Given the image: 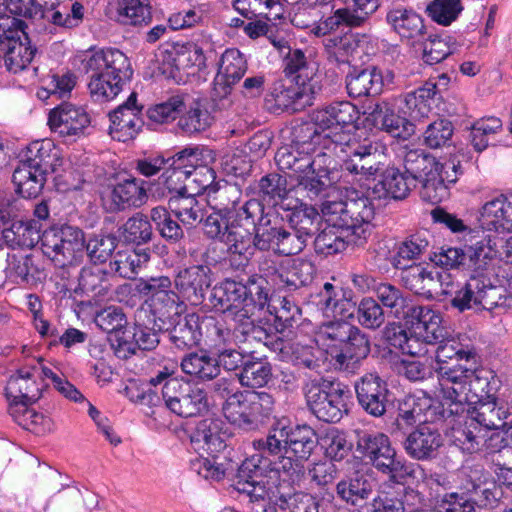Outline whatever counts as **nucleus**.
<instances>
[{"mask_svg":"<svg viewBox=\"0 0 512 512\" xmlns=\"http://www.w3.org/2000/svg\"><path fill=\"white\" fill-rule=\"evenodd\" d=\"M132 338L142 351L154 350L160 343L159 333L165 330V323L151 309H139L135 313Z\"/></svg>","mask_w":512,"mask_h":512,"instance_id":"obj_39","label":"nucleus"},{"mask_svg":"<svg viewBox=\"0 0 512 512\" xmlns=\"http://www.w3.org/2000/svg\"><path fill=\"white\" fill-rule=\"evenodd\" d=\"M479 222L484 230L512 232V195L500 194L487 201L481 208Z\"/></svg>","mask_w":512,"mask_h":512,"instance_id":"obj_36","label":"nucleus"},{"mask_svg":"<svg viewBox=\"0 0 512 512\" xmlns=\"http://www.w3.org/2000/svg\"><path fill=\"white\" fill-rule=\"evenodd\" d=\"M148 248H136L133 251H118L110 262L111 271L122 278L133 279L150 260Z\"/></svg>","mask_w":512,"mask_h":512,"instance_id":"obj_55","label":"nucleus"},{"mask_svg":"<svg viewBox=\"0 0 512 512\" xmlns=\"http://www.w3.org/2000/svg\"><path fill=\"white\" fill-rule=\"evenodd\" d=\"M386 22L403 42L411 46L421 43L427 34L422 17L411 8L390 7L386 13Z\"/></svg>","mask_w":512,"mask_h":512,"instance_id":"obj_27","label":"nucleus"},{"mask_svg":"<svg viewBox=\"0 0 512 512\" xmlns=\"http://www.w3.org/2000/svg\"><path fill=\"white\" fill-rule=\"evenodd\" d=\"M43 253L59 266L75 265L85 251V234L72 225L45 231L41 238Z\"/></svg>","mask_w":512,"mask_h":512,"instance_id":"obj_12","label":"nucleus"},{"mask_svg":"<svg viewBox=\"0 0 512 512\" xmlns=\"http://www.w3.org/2000/svg\"><path fill=\"white\" fill-rule=\"evenodd\" d=\"M466 408L472 420L487 429H501L505 433V430L512 427V407L504 402L498 403L490 395L484 399L479 393V396H474L473 402H466Z\"/></svg>","mask_w":512,"mask_h":512,"instance_id":"obj_23","label":"nucleus"},{"mask_svg":"<svg viewBox=\"0 0 512 512\" xmlns=\"http://www.w3.org/2000/svg\"><path fill=\"white\" fill-rule=\"evenodd\" d=\"M182 371L200 381H210L217 378L220 371L216 357H212L208 351L191 352L181 360Z\"/></svg>","mask_w":512,"mask_h":512,"instance_id":"obj_51","label":"nucleus"},{"mask_svg":"<svg viewBox=\"0 0 512 512\" xmlns=\"http://www.w3.org/2000/svg\"><path fill=\"white\" fill-rule=\"evenodd\" d=\"M274 404L269 393L241 391L223 402L222 412L232 425L244 431H254L272 414Z\"/></svg>","mask_w":512,"mask_h":512,"instance_id":"obj_8","label":"nucleus"},{"mask_svg":"<svg viewBox=\"0 0 512 512\" xmlns=\"http://www.w3.org/2000/svg\"><path fill=\"white\" fill-rule=\"evenodd\" d=\"M19 162L28 165V168L54 174L59 171L63 159L50 139H42L31 142L20 154Z\"/></svg>","mask_w":512,"mask_h":512,"instance_id":"obj_32","label":"nucleus"},{"mask_svg":"<svg viewBox=\"0 0 512 512\" xmlns=\"http://www.w3.org/2000/svg\"><path fill=\"white\" fill-rule=\"evenodd\" d=\"M241 197L242 192L237 185L224 182L209 188L207 203L216 213L223 215L227 218L226 221H229L236 207L239 206Z\"/></svg>","mask_w":512,"mask_h":512,"instance_id":"obj_49","label":"nucleus"},{"mask_svg":"<svg viewBox=\"0 0 512 512\" xmlns=\"http://www.w3.org/2000/svg\"><path fill=\"white\" fill-rule=\"evenodd\" d=\"M270 469L274 470L272 460L262 454L247 458L238 469L237 490L250 496L251 489L259 482V478H266L267 484L277 483L281 473H276L274 477Z\"/></svg>","mask_w":512,"mask_h":512,"instance_id":"obj_35","label":"nucleus"},{"mask_svg":"<svg viewBox=\"0 0 512 512\" xmlns=\"http://www.w3.org/2000/svg\"><path fill=\"white\" fill-rule=\"evenodd\" d=\"M337 497L345 504L357 507L366 503L373 492V483L364 473L355 472L341 479L335 487Z\"/></svg>","mask_w":512,"mask_h":512,"instance_id":"obj_43","label":"nucleus"},{"mask_svg":"<svg viewBox=\"0 0 512 512\" xmlns=\"http://www.w3.org/2000/svg\"><path fill=\"white\" fill-rule=\"evenodd\" d=\"M356 400L368 415L379 418L385 415L389 405L388 383L376 372H367L355 380Z\"/></svg>","mask_w":512,"mask_h":512,"instance_id":"obj_18","label":"nucleus"},{"mask_svg":"<svg viewBox=\"0 0 512 512\" xmlns=\"http://www.w3.org/2000/svg\"><path fill=\"white\" fill-rule=\"evenodd\" d=\"M165 406L181 417H192L206 409V393L183 378L169 380L162 387Z\"/></svg>","mask_w":512,"mask_h":512,"instance_id":"obj_14","label":"nucleus"},{"mask_svg":"<svg viewBox=\"0 0 512 512\" xmlns=\"http://www.w3.org/2000/svg\"><path fill=\"white\" fill-rule=\"evenodd\" d=\"M82 69L92 99L100 103L114 99L133 75L128 57L114 48L92 51L82 60Z\"/></svg>","mask_w":512,"mask_h":512,"instance_id":"obj_3","label":"nucleus"},{"mask_svg":"<svg viewBox=\"0 0 512 512\" xmlns=\"http://www.w3.org/2000/svg\"><path fill=\"white\" fill-rule=\"evenodd\" d=\"M240 383L250 388H260L272 379V366L265 359H247L243 369L237 374Z\"/></svg>","mask_w":512,"mask_h":512,"instance_id":"obj_64","label":"nucleus"},{"mask_svg":"<svg viewBox=\"0 0 512 512\" xmlns=\"http://www.w3.org/2000/svg\"><path fill=\"white\" fill-rule=\"evenodd\" d=\"M406 454L416 461H430L437 457L443 439L438 429L429 425H418L402 438Z\"/></svg>","mask_w":512,"mask_h":512,"instance_id":"obj_26","label":"nucleus"},{"mask_svg":"<svg viewBox=\"0 0 512 512\" xmlns=\"http://www.w3.org/2000/svg\"><path fill=\"white\" fill-rule=\"evenodd\" d=\"M223 421L218 418L200 420L190 435L191 443L197 452L216 454L226 448V432Z\"/></svg>","mask_w":512,"mask_h":512,"instance_id":"obj_37","label":"nucleus"},{"mask_svg":"<svg viewBox=\"0 0 512 512\" xmlns=\"http://www.w3.org/2000/svg\"><path fill=\"white\" fill-rule=\"evenodd\" d=\"M435 376L438 380L445 404L452 407L454 404L461 406V416L465 411L466 402H473L474 396H479L478 388L484 392V385H488L486 379L475 374V369H452L446 364L435 367Z\"/></svg>","mask_w":512,"mask_h":512,"instance_id":"obj_9","label":"nucleus"},{"mask_svg":"<svg viewBox=\"0 0 512 512\" xmlns=\"http://www.w3.org/2000/svg\"><path fill=\"white\" fill-rule=\"evenodd\" d=\"M437 93V85L427 81L423 86L404 95L403 103L405 112L414 120H420L430 111L428 102L432 100Z\"/></svg>","mask_w":512,"mask_h":512,"instance_id":"obj_59","label":"nucleus"},{"mask_svg":"<svg viewBox=\"0 0 512 512\" xmlns=\"http://www.w3.org/2000/svg\"><path fill=\"white\" fill-rule=\"evenodd\" d=\"M233 7L248 20L264 18L271 21L281 18L283 14L280 0H234Z\"/></svg>","mask_w":512,"mask_h":512,"instance_id":"obj_57","label":"nucleus"},{"mask_svg":"<svg viewBox=\"0 0 512 512\" xmlns=\"http://www.w3.org/2000/svg\"><path fill=\"white\" fill-rule=\"evenodd\" d=\"M98 508L97 495L82 493L75 487H66L50 497L43 506V512H94Z\"/></svg>","mask_w":512,"mask_h":512,"instance_id":"obj_30","label":"nucleus"},{"mask_svg":"<svg viewBox=\"0 0 512 512\" xmlns=\"http://www.w3.org/2000/svg\"><path fill=\"white\" fill-rule=\"evenodd\" d=\"M48 124L61 136H78L90 124L87 112L70 103H62L49 113Z\"/></svg>","mask_w":512,"mask_h":512,"instance_id":"obj_31","label":"nucleus"},{"mask_svg":"<svg viewBox=\"0 0 512 512\" xmlns=\"http://www.w3.org/2000/svg\"><path fill=\"white\" fill-rule=\"evenodd\" d=\"M305 403L318 420L337 423L348 414L349 389L325 378L312 379L303 386Z\"/></svg>","mask_w":512,"mask_h":512,"instance_id":"obj_7","label":"nucleus"},{"mask_svg":"<svg viewBox=\"0 0 512 512\" xmlns=\"http://www.w3.org/2000/svg\"><path fill=\"white\" fill-rule=\"evenodd\" d=\"M110 289L111 284L107 271L100 268L84 267L81 269L75 293L81 292L94 298H102L108 294Z\"/></svg>","mask_w":512,"mask_h":512,"instance_id":"obj_58","label":"nucleus"},{"mask_svg":"<svg viewBox=\"0 0 512 512\" xmlns=\"http://www.w3.org/2000/svg\"><path fill=\"white\" fill-rule=\"evenodd\" d=\"M30 30L37 34L57 33L58 28H75L83 20L84 7L80 2L71 5L51 2L39 5Z\"/></svg>","mask_w":512,"mask_h":512,"instance_id":"obj_15","label":"nucleus"},{"mask_svg":"<svg viewBox=\"0 0 512 512\" xmlns=\"http://www.w3.org/2000/svg\"><path fill=\"white\" fill-rule=\"evenodd\" d=\"M6 273L9 277L20 279L29 285L42 283L47 277L40 257L34 254H8Z\"/></svg>","mask_w":512,"mask_h":512,"instance_id":"obj_42","label":"nucleus"},{"mask_svg":"<svg viewBox=\"0 0 512 512\" xmlns=\"http://www.w3.org/2000/svg\"><path fill=\"white\" fill-rule=\"evenodd\" d=\"M2 238L11 249L33 248L40 237V226L35 220L14 221L10 227L3 229Z\"/></svg>","mask_w":512,"mask_h":512,"instance_id":"obj_50","label":"nucleus"},{"mask_svg":"<svg viewBox=\"0 0 512 512\" xmlns=\"http://www.w3.org/2000/svg\"><path fill=\"white\" fill-rule=\"evenodd\" d=\"M144 184L145 181L132 176L109 184L102 194L104 210L109 213H119L132 207H141L148 199Z\"/></svg>","mask_w":512,"mask_h":512,"instance_id":"obj_19","label":"nucleus"},{"mask_svg":"<svg viewBox=\"0 0 512 512\" xmlns=\"http://www.w3.org/2000/svg\"><path fill=\"white\" fill-rule=\"evenodd\" d=\"M382 147L377 142L364 140L355 144L350 158L343 163V169L351 174L374 176L381 169Z\"/></svg>","mask_w":512,"mask_h":512,"instance_id":"obj_33","label":"nucleus"},{"mask_svg":"<svg viewBox=\"0 0 512 512\" xmlns=\"http://www.w3.org/2000/svg\"><path fill=\"white\" fill-rule=\"evenodd\" d=\"M318 442L317 433L311 426L291 425L286 420H278L269 428L265 438L254 441V447L278 457L272 461V476L276 477V473L280 472L294 482L304 476V463L311 457Z\"/></svg>","mask_w":512,"mask_h":512,"instance_id":"obj_2","label":"nucleus"},{"mask_svg":"<svg viewBox=\"0 0 512 512\" xmlns=\"http://www.w3.org/2000/svg\"><path fill=\"white\" fill-rule=\"evenodd\" d=\"M210 248L204 253L205 264L193 265L178 271L174 284L178 294L191 305H200L212 283L210 266H215L218 260L210 256Z\"/></svg>","mask_w":512,"mask_h":512,"instance_id":"obj_16","label":"nucleus"},{"mask_svg":"<svg viewBox=\"0 0 512 512\" xmlns=\"http://www.w3.org/2000/svg\"><path fill=\"white\" fill-rule=\"evenodd\" d=\"M168 206L175 217L184 225L195 226L204 218V206L192 192L169 197Z\"/></svg>","mask_w":512,"mask_h":512,"instance_id":"obj_54","label":"nucleus"},{"mask_svg":"<svg viewBox=\"0 0 512 512\" xmlns=\"http://www.w3.org/2000/svg\"><path fill=\"white\" fill-rule=\"evenodd\" d=\"M191 181L193 180L190 176V172H185L184 170H180V168L170 166V168L160 176L158 180L159 187L156 189V193L161 198L181 196L189 192L188 188Z\"/></svg>","mask_w":512,"mask_h":512,"instance_id":"obj_60","label":"nucleus"},{"mask_svg":"<svg viewBox=\"0 0 512 512\" xmlns=\"http://www.w3.org/2000/svg\"><path fill=\"white\" fill-rule=\"evenodd\" d=\"M315 273L316 267L310 260L296 258L279 274V279L284 288L295 291L311 284Z\"/></svg>","mask_w":512,"mask_h":512,"instance_id":"obj_56","label":"nucleus"},{"mask_svg":"<svg viewBox=\"0 0 512 512\" xmlns=\"http://www.w3.org/2000/svg\"><path fill=\"white\" fill-rule=\"evenodd\" d=\"M322 336L330 341L329 347L335 369L352 371L354 365L366 359L371 352L369 336L362 329L344 320L330 321L323 326Z\"/></svg>","mask_w":512,"mask_h":512,"instance_id":"obj_6","label":"nucleus"},{"mask_svg":"<svg viewBox=\"0 0 512 512\" xmlns=\"http://www.w3.org/2000/svg\"><path fill=\"white\" fill-rule=\"evenodd\" d=\"M245 300L244 282L227 278L212 289V304L224 313L229 312V309L241 307Z\"/></svg>","mask_w":512,"mask_h":512,"instance_id":"obj_52","label":"nucleus"},{"mask_svg":"<svg viewBox=\"0 0 512 512\" xmlns=\"http://www.w3.org/2000/svg\"><path fill=\"white\" fill-rule=\"evenodd\" d=\"M470 244L464 247V268L469 269L477 274H483L482 271L486 270L490 261L496 256V243L489 235H476L470 236Z\"/></svg>","mask_w":512,"mask_h":512,"instance_id":"obj_41","label":"nucleus"},{"mask_svg":"<svg viewBox=\"0 0 512 512\" xmlns=\"http://www.w3.org/2000/svg\"><path fill=\"white\" fill-rule=\"evenodd\" d=\"M337 162L327 153L313 157L310 167L296 178L295 189L311 201L322 199L340 179Z\"/></svg>","mask_w":512,"mask_h":512,"instance_id":"obj_13","label":"nucleus"},{"mask_svg":"<svg viewBox=\"0 0 512 512\" xmlns=\"http://www.w3.org/2000/svg\"><path fill=\"white\" fill-rule=\"evenodd\" d=\"M274 159L279 170L286 173L294 181L313 162V158L308 152L300 151L299 147L292 145L279 148Z\"/></svg>","mask_w":512,"mask_h":512,"instance_id":"obj_53","label":"nucleus"},{"mask_svg":"<svg viewBox=\"0 0 512 512\" xmlns=\"http://www.w3.org/2000/svg\"><path fill=\"white\" fill-rule=\"evenodd\" d=\"M150 215L147 216L141 212H137L129 217L121 226V235L127 242L137 245L147 244L154 237Z\"/></svg>","mask_w":512,"mask_h":512,"instance_id":"obj_63","label":"nucleus"},{"mask_svg":"<svg viewBox=\"0 0 512 512\" xmlns=\"http://www.w3.org/2000/svg\"><path fill=\"white\" fill-rule=\"evenodd\" d=\"M404 167L415 184L422 185L421 196L424 200L438 203L446 196L447 187L440 174V163L434 156L423 150H410L405 155Z\"/></svg>","mask_w":512,"mask_h":512,"instance_id":"obj_11","label":"nucleus"},{"mask_svg":"<svg viewBox=\"0 0 512 512\" xmlns=\"http://www.w3.org/2000/svg\"><path fill=\"white\" fill-rule=\"evenodd\" d=\"M346 90L351 98L375 97L382 92L384 78L376 66L354 68L345 77Z\"/></svg>","mask_w":512,"mask_h":512,"instance_id":"obj_38","label":"nucleus"},{"mask_svg":"<svg viewBox=\"0 0 512 512\" xmlns=\"http://www.w3.org/2000/svg\"><path fill=\"white\" fill-rule=\"evenodd\" d=\"M169 330L170 340L178 349H192L196 347L201 340V318L196 313L181 315L176 312V317L172 318V327Z\"/></svg>","mask_w":512,"mask_h":512,"instance_id":"obj_40","label":"nucleus"},{"mask_svg":"<svg viewBox=\"0 0 512 512\" xmlns=\"http://www.w3.org/2000/svg\"><path fill=\"white\" fill-rule=\"evenodd\" d=\"M402 401L406 406L410 405L412 413L416 416L418 425H427L438 421H449L453 423L456 417L461 416V406L454 404L451 408L445 402L432 399L426 393L421 396L410 394Z\"/></svg>","mask_w":512,"mask_h":512,"instance_id":"obj_24","label":"nucleus"},{"mask_svg":"<svg viewBox=\"0 0 512 512\" xmlns=\"http://www.w3.org/2000/svg\"><path fill=\"white\" fill-rule=\"evenodd\" d=\"M356 452L367 459L373 467L388 476L389 480L404 484L408 478L415 477V468L403 458L398 457L387 435L381 432H356Z\"/></svg>","mask_w":512,"mask_h":512,"instance_id":"obj_5","label":"nucleus"},{"mask_svg":"<svg viewBox=\"0 0 512 512\" xmlns=\"http://www.w3.org/2000/svg\"><path fill=\"white\" fill-rule=\"evenodd\" d=\"M205 68L206 57L203 50L198 45L189 43L176 50L169 76L179 82L184 75H194Z\"/></svg>","mask_w":512,"mask_h":512,"instance_id":"obj_44","label":"nucleus"},{"mask_svg":"<svg viewBox=\"0 0 512 512\" xmlns=\"http://www.w3.org/2000/svg\"><path fill=\"white\" fill-rule=\"evenodd\" d=\"M317 68L308 61L300 49H296L286 59L284 74L286 79L274 83L271 96L280 110L301 111L312 106L316 94L313 82Z\"/></svg>","mask_w":512,"mask_h":512,"instance_id":"obj_4","label":"nucleus"},{"mask_svg":"<svg viewBox=\"0 0 512 512\" xmlns=\"http://www.w3.org/2000/svg\"><path fill=\"white\" fill-rule=\"evenodd\" d=\"M323 218L322 213L320 214L314 206L307 204H301L287 214V221L292 229L291 236L297 240L298 253L302 252L308 240L320 231Z\"/></svg>","mask_w":512,"mask_h":512,"instance_id":"obj_29","label":"nucleus"},{"mask_svg":"<svg viewBox=\"0 0 512 512\" xmlns=\"http://www.w3.org/2000/svg\"><path fill=\"white\" fill-rule=\"evenodd\" d=\"M430 245L431 235L427 231L411 234L397 244L390 263L394 268H405L428 252Z\"/></svg>","mask_w":512,"mask_h":512,"instance_id":"obj_45","label":"nucleus"},{"mask_svg":"<svg viewBox=\"0 0 512 512\" xmlns=\"http://www.w3.org/2000/svg\"><path fill=\"white\" fill-rule=\"evenodd\" d=\"M417 496L418 493L411 488L402 491H379L373 498L374 512H407L410 508L408 501Z\"/></svg>","mask_w":512,"mask_h":512,"instance_id":"obj_61","label":"nucleus"},{"mask_svg":"<svg viewBox=\"0 0 512 512\" xmlns=\"http://www.w3.org/2000/svg\"><path fill=\"white\" fill-rule=\"evenodd\" d=\"M296 241L291 231L282 224V219L274 214L268 215L255 231V248L262 252L273 251L279 256L296 255L299 254Z\"/></svg>","mask_w":512,"mask_h":512,"instance_id":"obj_20","label":"nucleus"},{"mask_svg":"<svg viewBox=\"0 0 512 512\" xmlns=\"http://www.w3.org/2000/svg\"><path fill=\"white\" fill-rule=\"evenodd\" d=\"M50 174L28 168V165L18 162L12 175L15 192L25 199L36 198L43 190Z\"/></svg>","mask_w":512,"mask_h":512,"instance_id":"obj_48","label":"nucleus"},{"mask_svg":"<svg viewBox=\"0 0 512 512\" xmlns=\"http://www.w3.org/2000/svg\"><path fill=\"white\" fill-rule=\"evenodd\" d=\"M495 500V494L486 484L473 480H467L456 491L442 496V503L447 505L445 512H476L477 507H486Z\"/></svg>","mask_w":512,"mask_h":512,"instance_id":"obj_21","label":"nucleus"},{"mask_svg":"<svg viewBox=\"0 0 512 512\" xmlns=\"http://www.w3.org/2000/svg\"><path fill=\"white\" fill-rule=\"evenodd\" d=\"M36 372V367H23L9 378L5 395L10 407L17 404H34L40 399L41 388L35 380Z\"/></svg>","mask_w":512,"mask_h":512,"instance_id":"obj_34","label":"nucleus"},{"mask_svg":"<svg viewBox=\"0 0 512 512\" xmlns=\"http://www.w3.org/2000/svg\"><path fill=\"white\" fill-rule=\"evenodd\" d=\"M222 243L227 247V260L231 267L239 269L248 263V255L253 254L255 248V232L251 228L235 225L226 221V233Z\"/></svg>","mask_w":512,"mask_h":512,"instance_id":"obj_28","label":"nucleus"},{"mask_svg":"<svg viewBox=\"0 0 512 512\" xmlns=\"http://www.w3.org/2000/svg\"><path fill=\"white\" fill-rule=\"evenodd\" d=\"M396 269L400 270V279L405 288L426 297L437 295L442 289L441 283L449 279V273L446 271L429 270L416 263L407 264L405 268Z\"/></svg>","mask_w":512,"mask_h":512,"instance_id":"obj_25","label":"nucleus"},{"mask_svg":"<svg viewBox=\"0 0 512 512\" xmlns=\"http://www.w3.org/2000/svg\"><path fill=\"white\" fill-rule=\"evenodd\" d=\"M503 291L502 287L493 285L486 275H471L464 285L455 291L450 305L459 313L491 311L501 304Z\"/></svg>","mask_w":512,"mask_h":512,"instance_id":"obj_10","label":"nucleus"},{"mask_svg":"<svg viewBox=\"0 0 512 512\" xmlns=\"http://www.w3.org/2000/svg\"><path fill=\"white\" fill-rule=\"evenodd\" d=\"M168 160L170 166L190 172L193 181H197L198 174H204L207 180L212 178V169L202 164V150L198 147L184 148Z\"/></svg>","mask_w":512,"mask_h":512,"instance_id":"obj_62","label":"nucleus"},{"mask_svg":"<svg viewBox=\"0 0 512 512\" xmlns=\"http://www.w3.org/2000/svg\"><path fill=\"white\" fill-rule=\"evenodd\" d=\"M377 301L397 319H407L411 316L412 310L417 306L413 305L411 299L399 287L388 282L379 283L375 287Z\"/></svg>","mask_w":512,"mask_h":512,"instance_id":"obj_46","label":"nucleus"},{"mask_svg":"<svg viewBox=\"0 0 512 512\" xmlns=\"http://www.w3.org/2000/svg\"><path fill=\"white\" fill-rule=\"evenodd\" d=\"M411 324L415 332L428 344H437L443 341L446 335L445 329L441 326V317L432 309L424 306H417L412 310L410 316Z\"/></svg>","mask_w":512,"mask_h":512,"instance_id":"obj_47","label":"nucleus"},{"mask_svg":"<svg viewBox=\"0 0 512 512\" xmlns=\"http://www.w3.org/2000/svg\"><path fill=\"white\" fill-rule=\"evenodd\" d=\"M143 106L137 104V93L132 92L127 100L109 113V134L120 142L136 137L144 125L142 118Z\"/></svg>","mask_w":512,"mask_h":512,"instance_id":"obj_22","label":"nucleus"},{"mask_svg":"<svg viewBox=\"0 0 512 512\" xmlns=\"http://www.w3.org/2000/svg\"><path fill=\"white\" fill-rule=\"evenodd\" d=\"M321 212L328 224L315 235L314 249L317 254L334 255L349 245L363 246L371 234L373 208L367 198L324 201Z\"/></svg>","mask_w":512,"mask_h":512,"instance_id":"obj_1","label":"nucleus"},{"mask_svg":"<svg viewBox=\"0 0 512 512\" xmlns=\"http://www.w3.org/2000/svg\"><path fill=\"white\" fill-rule=\"evenodd\" d=\"M218 72L214 78L211 100L218 109L231 105L228 96L233 85L240 81L247 70V61L237 49H227L218 63Z\"/></svg>","mask_w":512,"mask_h":512,"instance_id":"obj_17","label":"nucleus"}]
</instances>
